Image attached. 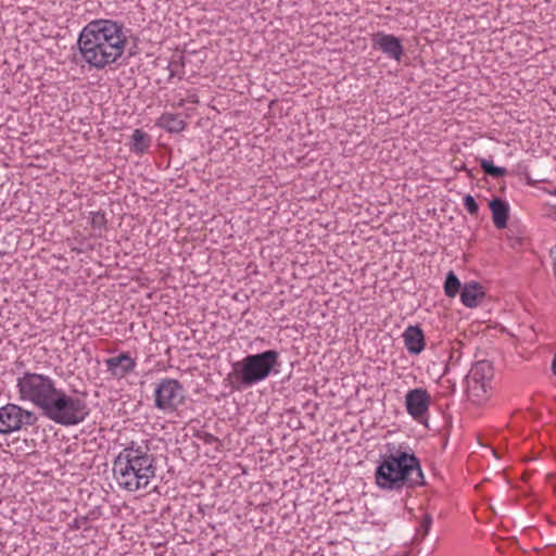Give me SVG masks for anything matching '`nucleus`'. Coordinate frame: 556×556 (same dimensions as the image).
Returning a JSON list of instances; mask_svg holds the SVG:
<instances>
[{
	"label": "nucleus",
	"instance_id": "obj_1",
	"mask_svg": "<svg viewBox=\"0 0 556 556\" xmlns=\"http://www.w3.org/2000/svg\"><path fill=\"white\" fill-rule=\"evenodd\" d=\"M122 23L112 20H94L79 34L77 45L83 60L97 70L116 63L127 42Z\"/></svg>",
	"mask_w": 556,
	"mask_h": 556
},
{
	"label": "nucleus",
	"instance_id": "obj_2",
	"mask_svg": "<svg viewBox=\"0 0 556 556\" xmlns=\"http://www.w3.org/2000/svg\"><path fill=\"white\" fill-rule=\"evenodd\" d=\"M156 469V457L147 442H130L113 462L116 483L128 492L147 488L155 477Z\"/></svg>",
	"mask_w": 556,
	"mask_h": 556
},
{
	"label": "nucleus",
	"instance_id": "obj_3",
	"mask_svg": "<svg viewBox=\"0 0 556 556\" xmlns=\"http://www.w3.org/2000/svg\"><path fill=\"white\" fill-rule=\"evenodd\" d=\"M376 484L383 490H401L425 484L418 457L414 453L397 451L382 456L375 471Z\"/></svg>",
	"mask_w": 556,
	"mask_h": 556
},
{
	"label": "nucleus",
	"instance_id": "obj_4",
	"mask_svg": "<svg viewBox=\"0 0 556 556\" xmlns=\"http://www.w3.org/2000/svg\"><path fill=\"white\" fill-rule=\"evenodd\" d=\"M279 366V353L275 350H266L249 354L233 363L232 376L240 387L248 388L267 379L273 370L277 371Z\"/></svg>",
	"mask_w": 556,
	"mask_h": 556
},
{
	"label": "nucleus",
	"instance_id": "obj_5",
	"mask_svg": "<svg viewBox=\"0 0 556 556\" xmlns=\"http://www.w3.org/2000/svg\"><path fill=\"white\" fill-rule=\"evenodd\" d=\"M42 415L58 425L70 427L84 422L90 415V408L84 397L72 396L56 389L42 409Z\"/></svg>",
	"mask_w": 556,
	"mask_h": 556
},
{
	"label": "nucleus",
	"instance_id": "obj_6",
	"mask_svg": "<svg viewBox=\"0 0 556 556\" xmlns=\"http://www.w3.org/2000/svg\"><path fill=\"white\" fill-rule=\"evenodd\" d=\"M20 397L31 402L41 410L56 391L55 382L46 375L25 371L17 378Z\"/></svg>",
	"mask_w": 556,
	"mask_h": 556
},
{
	"label": "nucleus",
	"instance_id": "obj_7",
	"mask_svg": "<svg viewBox=\"0 0 556 556\" xmlns=\"http://www.w3.org/2000/svg\"><path fill=\"white\" fill-rule=\"evenodd\" d=\"M185 402L182 384L173 378H163L154 390V405L164 412H175Z\"/></svg>",
	"mask_w": 556,
	"mask_h": 556
},
{
	"label": "nucleus",
	"instance_id": "obj_8",
	"mask_svg": "<svg viewBox=\"0 0 556 556\" xmlns=\"http://www.w3.org/2000/svg\"><path fill=\"white\" fill-rule=\"evenodd\" d=\"M37 421L38 417L34 412L24 409L20 405L9 403L0 407L1 434H10L24 426H34Z\"/></svg>",
	"mask_w": 556,
	"mask_h": 556
},
{
	"label": "nucleus",
	"instance_id": "obj_9",
	"mask_svg": "<svg viewBox=\"0 0 556 556\" xmlns=\"http://www.w3.org/2000/svg\"><path fill=\"white\" fill-rule=\"evenodd\" d=\"M430 402L431 399L428 391L422 388L409 390L405 395L406 410L417 420L428 412Z\"/></svg>",
	"mask_w": 556,
	"mask_h": 556
},
{
	"label": "nucleus",
	"instance_id": "obj_10",
	"mask_svg": "<svg viewBox=\"0 0 556 556\" xmlns=\"http://www.w3.org/2000/svg\"><path fill=\"white\" fill-rule=\"evenodd\" d=\"M371 40L374 49L381 50L390 59L401 60L404 48L400 38L384 33H377L372 36Z\"/></svg>",
	"mask_w": 556,
	"mask_h": 556
},
{
	"label": "nucleus",
	"instance_id": "obj_11",
	"mask_svg": "<svg viewBox=\"0 0 556 556\" xmlns=\"http://www.w3.org/2000/svg\"><path fill=\"white\" fill-rule=\"evenodd\" d=\"M108 371L115 377H125L134 371L136 362L129 356L128 353H121L117 356L110 357L105 361Z\"/></svg>",
	"mask_w": 556,
	"mask_h": 556
},
{
	"label": "nucleus",
	"instance_id": "obj_12",
	"mask_svg": "<svg viewBox=\"0 0 556 556\" xmlns=\"http://www.w3.org/2000/svg\"><path fill=\"white\" fill-rule=\"evenodd\" d=\"M485 292L483 287L476 281L466 282L460 291V301L466 307H477L482 299H484Z\"/></svg>",
	"mask_w": 556,
	"mask_h": 556
},
{
	"label": "nucleus",
	"instance_id": "obj_13",
	"mask_svg": "<svg viewBox=\"0 0 556 556\" xmlns=\"http://www.w3.org/2000/svg\"><path fill=\"white\" fill-rule=\"evenodd\" d=\"M404 343L410 354L418 355L425 349V334L419 326H408L404 333Z\"/></svg>",
	"mask_w": 556,
	"mask_h": 556
},
{
	"label": "nucleus",
	"instance_id": "obj_14",
	"mask_svg": "<svg viewBox=\"0 0 556 556\" xmlns=\"http://www.w3.org/2000/svg\"><path fill=\"white\" fill-rule=\"evenodd\" d=\"M489 207L492 213V220L494 226L497 229L506 228L509 218V205L507 202L498 197H494L490 201Z\"/></svg>",
	"mask_w": 556,
	"mask_h": 556
},
{
	"label": "nucleus",
	"instance_id": "obj_15",
	"mask_svg": "<svg viewBox=\"0 0 556 556\" xmlns=\"http://www.w3.org/2000/svg\"><path fill=\"white\" fill-rule=\"evenodd\" d=\"M467 377L471 380L489 383L493 377V366L489 361L477 362L471 367Z\"/></svg>",
	"mask_w": 556,
	"mask_h": 556
},
{
	"label": "nucleus",
	"instance_id": "obj_16",
	"mask_svg": "<svg viewBox=\"0 0 556 556\" xmlns=\"http://www.w3.org/2000/svg\"><path fill=\"white\" fill-rule=\"evenodd\" d=\"M467 394L469 399L477 404H481L488 397V383L482 381L471 380L466 377Z\"/></svg>",
	"mask_w": 556,
	"mask_h": 556
},
{
	"label": "nucleus",
	"instance_id": "obj_17",
	"mask_svg": "<svg viewBox=\"0 0 556 556\" xmlns=\"http://www.w3.org/2000/svg\"><path fill=\"white\" fill-rule=\"evenodd\" d=\"M157 125L168 132H180L185 129L186 123L177 114L164 113L157 121Z\"/></svg>",
	"mask_w": 556,
	"mask_h": 556
},
{
	"label": "nucleus",
	"instance_id": "obj_18",
	"mask_svg": "<svg viewBox=\"0 0 556 556\" xmlns=\"http://www.w3.org/2000/svg\"><path fill=\"white\" fill-rule=\"evenodd\" d=\"M151 143L150 136L142 131L141 129H135L131 136V146L130 150L135 153H143L146 152Z\"/></svg>",
	"mask_w": 556,
	"mask_h": 556
},
{
	"label": "nucleus",
	"instance_id": "obj_19",
	"mask_svg": "<svg viewBox=\"0 0 556 556\" xmlns=\"http://www.w3.org/2000/svg\"><path fill=\"white\" fill-rule=\"evenodd\" d=\"M444 292L445 295L448 298H454L462 291V283L456 276V274L453 270H450L446 274L445 281H444Z\"/></svg>",
	"mask_w": 556,
	"mask_h": 556
},
{
	"label": "nucleus",
	"instance_id": "obj_20",
	"mask_svg": "<svg viewBox=\"0 0 556 556\" xmlns=\"http://www.w3.org/2000/svg\"><path fill=\"white\" fill-rule=\"evenodd\" d=\"M480 167L485 175L494 178L504 177L507 174V169L505 167L494 165L491 160L482 159L480 161Z\"/></svg>",
	"mask_w": 556,
	"mask_h": 556
},
{
	"label": "nucleus",
	"instance_id": "obj_21",
	"mask_svg": "<svg viewBox=\"0 0 556 556\" xmlns=\"http://www.w3.org/2000/svg\"><path fill=\"white\" fill-rule=\"evenodd\" d=\"M90 224L93 229L103 230L106 228L105 214L101 211L91 212Z\"/></svg>",
	"mask_w": 556,
	"mask_h": 556
},
{
	"label": "nucleus",
	"instance_id": "obj_22",
	"mask_svg": "<svg viewBox=\"0 0 556 556\" xmlns=\"http://www.w3.org/2000/svg\"><path fill=\"white\" fill-rule=\"evenodd\" d=\"M432 516L430 514H425L420 521V527L417 529V534H420L421 539H425L431 529L432 526Z\"/></svg>",
	"mask_w": 556,
	"mask_h": 556
},
{
	"label": "nucleus",
	"instance_id": "obj_23",
	"mask_svg": "<svg viewBox=\"0 0 556 556\" xmlns=\"http://www.w3.org/2000/svg\"><path fill=\"white\" fill-rule=\"evenodd\" d=\"M464 206L471 216L478 215L479 204L476 201L475 197H472L471 194H466L464 197Z\"/></svg>",
	"mask_w": 556,
	"mask_h": 556
},
{
	"label": "nucleus",
	"instance_id": "obj_24",
	"mask_svg": "<svg viewBox=\"0 0 556 556\" xmlns=\"http://www.w3.org/2000/svg\"><path fill=\"white\" fill-rule=\"evenodd\" d=\"M203 439L207 444H212L213 442L217 441V438L211 433H205Z\"/></svg>",
	"mask_w": 556,
	"mask_h": 556
},
{
	"label": "nucleus",
	"instance_id": "obj_25",
	"mask_svg": "<svg viewBox=\"0 0 556 556\" xmlns=\"http://www.w3.org/2000/svg\"><path fill=\"white\" fill-rule=\"evenodd\" d=\"M551 370H552L553 375L556 376V353H555V355L553 357V361H552Z\"/></svg>",
	"mask_w": 556,
	"mask_h": 556
},
{
	"label": "nucleus",
	"instance_id": "obj_26",
	"mask_svg": "<svg viewBox=\"0 0 556 556\" xmlns=\"http://www.w3.org/2000/svg\"><path fill=\"white\" fill-rule=\"evenodd\" d=\"M553 194H556V190L553 192Z\"/></svg>",
	"mask_w": 556,
	"mask_h": 556
}]
</instances>
